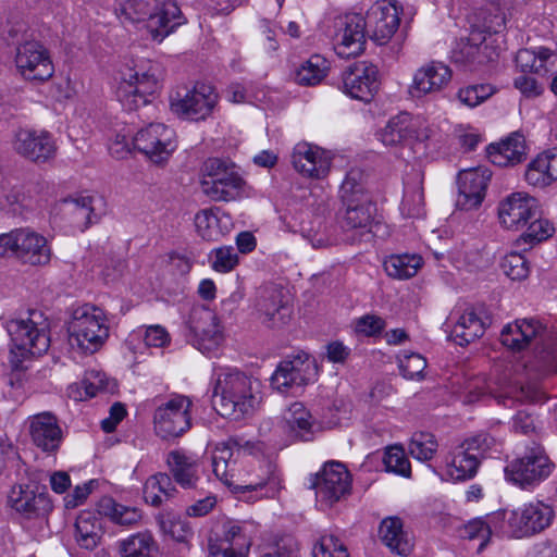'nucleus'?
Returning <instances> with one entry per match:
<instances>
[{
	"mask_svg": "<svg viewBox=\"0 0 557 557\" xmlns=\"http://www.w3.org/2000/svg\"><path fill=\"white\" fill-rule=\"evenodd\" d=\"M317 374L314 359L302 352L281 361L271 376V384L278 392L287 393L292 388L307 385Z\"/></svg>",
	"mask_w": 557,
	"mask_h": 557,
	"instance_id": "nucleus-19",
	"label": "nucleus"
},
{
	"mask_svg": "<svg viewBox=\"0 0 557 557\" xmlns=\"http://www.w3.org/2000/svg\"><path fill=\"white\" fill-rule=\"evenodd\" d=\"M482 141V134L478 129L463 125L455 127V148L459 153L468 154L475 151Z\"/></svg>",
	"mask_w": 557,
	"mask_h": 557,
	"instance_id": "nucleus-53",
	"label": "nucleus"
},
{
	"mask_svg": "<svg viewBox=\"0 0 557 557\" xmlns=\"http://www.w3.org/2000/svg\"><path fill=\"white\" fill-rule=\"evenodd\" d=\"M367 26L370 27V38L377 45L387 44L399 27L398 8L386 0L375 2L368 11Z\"/></svg>",
	"mask_w": 557,
	"mask_h": 557,
	"instance_id": "nucleus-25",
	"label": "nucleus"
},
{
	"mask_svg": "<svg viewBox=\"0 0 557 557\" xmlns=\"http://www.w3.org/2000/svg\"><path fill=\"white\" fill-rule=\"evenodd\" d=\"M212 399L221 416L238 420L259 406L261 383L238 370H224L216 375Z\"/></svg>",
	"mask_w": 557,
	"mask_h": 557,
	"instance_id": "nucleus-1",
	"label": "nucleus"
},
{
	"mask_svg": "<svg viewBox=\"0 0 557 557\" xmlns=\"http://www.w3.org/2000/svg\"><path fill=\"white\" fill-rule=\"evenodd\" d=\"M298 549L297 541L287 535L281 537L270 552L262 554L260 557H296Z\"/></svg>",
	"mask_w": 557,
	"mask_h": 557,
	"instance_id": "nucleus-64",
	"label": "nucleus"
},
{
	"mask_svg": "<svg viewBox=\"0 0 557 557\" xmlns=\"http://www.w3.org/2000/svg\"><path fill=\"white\" fill-rule=\"evenodd\" d=\"M13 149L24 158L44 163L54 157L57 147L52 136L46 131L20 128L15 132Z\"/></svg>",
	"mask_w": 557,
	"mask_h": 557,
	"instance_id": "nucleus-23",
	"label": "nucleus"
},
{
	"mask_svg": "<svg viewBox=\"0 0 557 557\" xmlns=\"http://www.w3.org/2000/svg\"><path fill=\"white\" fill-rule=\"evenodd\" d=\"M342 203L341 223L344 230H364L371 225L375 208L370 199H359Z\"/></svg>",
	"mask_w": 557,
	"mask_h": 557,
	"instance_id": "nucleus-37",
	"label": "nucleus"
},
{
	"mask_svg": "<svg viewBox=\"0 0 557 557\" xmlns=\"http://www.w3.org/2000/svg\"><path fill=\"white\" fill-rule=\"evenodd\" d=\"M539 202L527 193H512L498 205V219L507 230L518 231L536 219Z\"/></svg>",
	"mask_w": 557,
	"mask_h": 557,
	"instance_id": "nucleus-22",
	"label": "nucleus"
},
{
	"mask_svg": "<svg viewBox=\"0 0 557 557\" xmlns=\"http://www.w3.org/2000/svg\"><path fill=\"white\" fill-rule=\"evenodd\" d=\"M400 209L401 213L407 218H420L424 214V195L420 174L414 175L412 183L405 184V194Z\"/></svg>",
	"mask_w": 557,
	"mask_h": 557,
	"instance_id": "nucleus-46",
	"label": "nucleus"
},
{
	"mask_svg": "<svg viewBox=\"0 0 557 557\" xmlns=\"http://www.w3.org/2000/svg\"><path fill=\"white\" fill-rule=\"evenodd\" d=\"M399 369L404 377L409 380L422 379L423 371L426 368V360L423 356L416 352L404 351L398 357Z\"/></svg>",
	"mask_w": 557,
	"mask_h": 557,
	"instance_id": "nucleus-59",
	"label": "nucleus"
},
{
	"mask_svg": "<svg viewBox=\"0 0 557 557\" xmlns=\"http://www.w3.org/2000/svg\"><path fill=\"white\" fill-rule=\"evenodd\" d=\"M231 441L227 443H220L215 446L212 454V470L215 476L228 486L234 493H245L249 491H262L267 497H273L280 490V479L274 471L269 470V475L265 480L246 485H238L232 481L235 460H233V449Z\"/></svg>",
	"mask_w": 557,
	"mask_h": 557,
	"instance_id": "nucleus-11",
	"label": "nucleus"
},
{
	"mask_svg": "<svg viewBox=\"0 0 557 557\" xmlns=\"http://www.w3.org/2000/svg\"><path fill=\"white\" fill-rule=\"evenodd\" d=\"M187 342L202 354L214 352L223 342L216 314L207 307L191 309L186 322Z\"/></svg>",
	"mask_w": 557,
	"mask_h": 557,
	"instance_id": "nucleus-14",
	"label": "nucleus"
},
{
	"mask_svg": "<svg viewBox=\"0 0 557 557\" xmlns=\"http://www.w3.org/2000/svg\"><path fill=\"white\" fill-rule=\"evenodd\" d=\"M102 536L100 520L91 512L81 513L75 522V539L77 544L85 549L92 550L97 547Z\"/></svg>",
	"mask_w": 557,
	"mask_h": 557,
	"instance_id": "nucleus-41",
	"label": "nucleus"
},
{
	"mask_svg": "<svg viewBox=\"0 0 557 557\" xmlns=\"http://www.w3.org/2000/svg\"><path fill=\"white\" fill-rule=\"evenodd\" d=\"M382 542L398 555L407 556L412 549V541L404 531L403 521L398 517L384 519L380 525Z\"/></svg>",
	"mask_w": 557,
	"mask_h": 557,
	"instance_id": "nucleus-36",
	"label": "nucleus"
},
{
	"mask_svg": "<svg viewBox=\"0 0 557 557\" xmlns=\"http://www.w3.org/2000/svg\"><path fill=\"white\" fill-rule=\"evenodd\" d=\"M251 546L250 539L238 524L227 522L221 539L209 540V552L212 557H247Z\"/></svg>",
	"mask_w": 557,
	"mask_h": 557,
	"instance_id": "nucleus-31",
	"label": "nucleus"
},
{
	"mask_svg": "<svg viewBox=\"0 0 557 557\" xmlns=\"http://www.w3.org/2000/svg\"><path fill=\"white\" fill-rule=\"evenodd\" d=\"M383 463L388 472H393L405 478H409L411 475L410 462L407 459L404 449L399 446H391L385 450Z\"/></svg>",
	"mask_w": 557,
	"mask_h": 557,
	"instance_id": "nucleus-52",
	"label": "nucleus"
},
{
	"mask_svg": "<svg viewBox=\"0 0 557 557\" xmlns=\"http://www.w3.org/2000/svg\"><path fill=\"white\" fill-rule=\"evenodd\" d=\"M162 70L158 63L148 62L128 70L123 74L116 95L120 102L128 110H135L149 102L148 97L154 95L160 88Z\"/></svg>",
	"mask_w": 557,
	"mask_h": 557,
	"instance_id": "nucleus-7",
	"label": "nucleus"
},
{
	"mask_svg": "<svg viewBox=\"0 0 557 557\" xmlns=\"http://www.w3.org/2000/svg\"><path fill=\"white\" fill-rule=\"evenodd\" d=\"M67 333L72 348L94 354L109 337L107 318L100 308L86 304L74 310Z\"/></svg>",
	"mask_w": 557,
	"mask_h": 557,
	"instance_id": "nucleus-5",
	"label": "nucleus"
},
{
	"mask_svg": "<svg viewBox=\"0 0 557 557\" xmlns=\"http://www.w3.org/2000/svg\"><path fill=\"white\" fill-rule=\"evenodd\" d=\"M209 260L213 270L227 273L238 264V255L234 247L223 246L213 249L209 255Z\"/></svg>",
	"mask_w": 557,
	"mask_h": 557,
	"instance_id": "nucleus-57",
	"label": "nucleus"
},
{
	"mask_svg": "<svg viewBox=\"0 0 557 557\" xmlns=\"http://www.w3.org/2000/svg\"><path fill=\"white\" fill-rule=\"evenodd\" d=\"M101 512L121 525H133L141 519V513L136 507H127L115 503L112 498H106L101 503Z\"/></svg>",
	"mask_w": 557,
	"mask_h": 557,
	"instance_id": "nucleus-47",
	"label": "nucleus"
},
{
	"mask_svg": "<svg viewBox=\"0 0 557 557\" xmlns=\"http://www.w3.org/2000/svg\"><path fill=\"white\" fill-rule=\"evenodd\" d=\"M82 384L88 397H95L101 392H110L112 389L111 383L104 373L94 370L87 372Z\"/></svg>",
	"mask_w": 557,
	"mask_h": 557,
	"instance_id": "nucleus-62",
	"label": "nucleus"
},
{
	"mask_svg": "<svg viewBox=\"0 0 557 557\" xmlns=\"http://www.w3.org/2000/svg\"><path fill=\"white\" fill-rule=\"evenodd\" d=\"M170 476L181 487L196 488L200 481L199 463L190 455L182 450H171L166 457Z\"/></svg>",
	"mask_w": 557,
	"mask_h": 557,
	"instance_id": "nucleus-34",
	"label": "nucleus"
},
{
	"mask_svg": "<svg viewBox=\"0 0 557 557\" xmlns=\"http://www.w3.org/2000/svg\"><path fill=\"white\" fill-rule=\"evenodd\" d=\"M383 265L388 276L407 280L417 274L422 265V258L418 255H395L385 259Z\"/></svg>",
	"mask_w": 557,
	"mask_h": 557,
	"instance_id": "nucleus-45",
	"label": "nucleus"
},
{
	"mask_svg": "<svg viewBox=\"0 0 557 557\" xmlns=\"http://www.w3.org/2000/svg\"><path fill=\"white\" fill-rule=\"evenodd\" d=\"M121 12L132 23H143L151 38L161 42L183 18L181 9L173 1L120 0Z\"/></svg>",
	"mask_w": 557,
	"mask_h": 557,
	"instance_id": "nucleus-3",
	"label": "nucleus"
},
{
	"mask_svg": "<svg viewBox=\"0 0 557 557\" xmlns=\"http://www.w3.org/2000/svg\"><path fill=\"white\" fill-rule=\"evenodd\" d=\"M497 57V51L485 39L480 41L478 35L471 33V38L460 39L455 63H461L467 70L474 72L481 66L495 62Z\"/></svg>",
	"mask_w": 557,
	"mask_h": 557,
	"instance_id": "nucleus-33",
	"label": "nucleus"
},
{
	"mask_svg": "<svg viewBox=\"0 0 557 557\" xmlns=\"http://www.w3.org/2000/svg\"><path fill=\"white\" fill-rule=\"evenodd\" d=\"M4 329L12 342L10 362L14 369L29 355H41L49 348L47 323L39 311L32 310L26 317L7 320Z\"/></svg>",
	"mask_w": 557,
	"mask_h": 557,
	"instance_id": "nucleus-4",
	"label": "nucleus"
},
{
	"mask_svg": "<svg viewBox=\"0 0 557 557\" xmlns=\"http://www.w3.org/2000/svg\"><path fill=\"white\" fill-rule=\"evenodd\" d=\"M220 222L212 209L200 210L195 215L196 231L206 240H216L223 234L219 228Z\"/></svg>",
	"mask_w": 557,
	"mask_h": 557,
	"instance_id": "nucleus-51",
	"label": "nucleus"
},
{
	"mask_svg": "<svg viewBox=\"0 0 557 557\" xmlns=\"http://www.w3.org/2000/svg\"><path fill=\"white\" fill-rule=\"evenodd\" d=\"M177 494L170 474L164 472L149 476L144 486L145 500L153 507H159L163 500H168Z\"/></svg>",
	"mask_w": 557,
	"mask_h": 557,
	"instance_id": "nucleus-39",
	"label": "nucleus"
},
{
	"mask_svg": "<svg viewBox=\"0 0 557 557\" xmlns=\"http://www.w3.org/2000/svg\"><path fill=\"white\" fill-rule=\"evenodd\" d=\"M29 433L34 445L45 453H55L62 442V430L50 412L35 414L30 419Z\"/></svg>",
	"mask_w": 557,
	"mask_h": 557,
	"instance_id": "nucleus-32",
	"label": "nucleus"
},
{
	"mask_svg": "<svg viewBox=\"0 0 557 557\" xmlns=\"http://www.w3.org/2000/svg\"><path fill=\"white\" fill-rule=\"evenodd\" d=\"M290 432L299 440L308 442L313 440L314 423L311 414L301 403H294L285 417Z\"/></svg>",
	"mask_w": 557,
	"mask_h": 557,
	"instance_id": "nucleus-42",
	"label": "nucleus"
},
{
	"mask_svg": "<svg viewBox=\"0 0 557 557\" xmlns=\"http://www.w3.org/2000/svg\"><path fill=\"white\" fill-rule=\"evenodd\" d=\"M292 300L288 288L277 283H267L257 289L255 308L268 327H282L292 318Z\"/></svg>",
	"mask_w": 557,
	"mask_h": 557,
	"instance_id": "nucleus-9",
	"label": "nucleus"
},
{
	"mask_svg": "<svg viewBox=\"0 0 557 557\" xmlns=\"http://www.w3.org/2000/svg\"><path fill=\"white\" fill-rule=\"evenodd\" d=\"M335 50L342 58L357 57L366 48V18L358 13L338 15L333 20Z\"/></svg>",
	"mask_w": 557,
	"mask_h": 557,
	"instance_id": "nucleus-18",
	"label": "nucleus"
},
{
	"mask_svg": "<svg viewBox=\"0 0 557 557\" xmlns=\"http://www.w3.org/2000/svg\"><path fill=\"white\" fill-rule=\"evenodd\" d=\"M377 77L376 65L367 61L355 62L342 73L343 91L356 100L369 103L379 90Z\"/></svg>",
	"mask_w": 557,
	"mask_h": 557,
	"instance_id": "nucleus-20",
	"label": "nucleus"
},
{
	"mask_svg": "<svg viewBox=\"0 0 557 557\" xmlns=\"http://www.w3.org/2000/svg\"><path fill=\"white\" fill-rule=\"evenodd\" d=\"M485 327V322L478 317L474 309L467 308L455 322V344L468 345L481 337Z\"/></svg>",
	"mask_w": 557,
	"mask_h": 557,
	"instance_id": "nucleus-40",
	"label": "nucleus"
},
{
	"mask_svg": "<svg viewBox=\"0 0 557 557\" xmlns=\"http://www.w3.org/2000/svg\"><path fill=\"white\" fill-rule=\"evenodd\" d=\"M160 527L164 533H168L178 542H184L187 534L190 533V528L184 521L170 515L161 517Z\"/></svg>",
	"mask_w": 557,
	"mask_h": 557,
	"instance_id": "nucleus-63",
	"label": "nucleus"
},
{
	"mask_svg": "<svg viewBox=\"0 0 557 557\" xmlns=\"http://www.w3.org/2000/svg\"><path fill=\"white\" fill-rule=\"evenodd\" d=\"M450 77L449 66L433 61L417 70L409 86V94L413 98H421L428 94L438 92L448 84Z\"/></svg>",
	"mask_w": 557,
	"mask_h": 557,
	"instance_id": "nucleus-30",
	"label": "nucleus"
},
{
	"mask_svg": "<svg viewBox=\"0 0 557 557\" xmlns=\"http://www.w3.org/2000/svg\"><path fill=\"white\" fill-rule=\"evenodd\" d=\"M491 180V172L485 168L461 170L457 176L458 194L455 208L460 211H472L480 208Z\"/></svg>",
	"mask_w": 557,
	"mask_h": 557,
	"instance_id": "nucleus-21",
	"label": "nucleus"
},
{
	"mask_svg": "<svg viewBox=\"0 0 557 557\" xmlns=\"http://www.w3.org/2000/svg\"><path fill=\"white\" fill-rule=\"evenodd\" d=\"M491 163L499 168H509L522 163L528 156L524 136L519 132L509 134L506 138L492 143L485 148Z\"/></svg>",
	"mask_w": 557,
	"mask_h": 557,
	"instance_id": "nucleus-29",
	"label": "nucleus"
},
{
	"mask_svg": "<svg viewBox=\"0 0 557 557\" xmlns=\"http://www.w3.org/2000/svg\"><path fill=\"white\" fill-rule=\"evenodd\" d=\"M494 92L495 88L490 84L469 85L459 89L458 99L462 104L474 108L492 97Z\"/></svg>",
	"mask_w": 557,
	"mask_h": 557,
	"instance_id": "nucleus-56",
	"label": "nucleus"
},
{
	"mask_svg": "<svg viewBox=\"0 0 557 557\" xmlns=\"http://www.w3.org/2000/svg\"><path fill=\"white\" fill-rule=\"evenodd\" d=\"M471 33L478 35V40L484 41V34H496L505 25V16L498 7L480 9L468 17Z\"/></svg>",
	"mask_w": 557,
	"mask_h": 557,
	"instance_id": "nucleus-38",
	"label": "nucleus"
},
{
	"mask_svg": "<svg viewBox=\"0 0 557 557\" xmlns=\"http://www.w3.org/2000/svg\"><path fill=\"white\" fill-rule=\"evenodd\" d=\"M437 443L430 433H414L409 443V454L418 460H430L436 451Z\"/></svg>",
	"mask_w": 557,
	"mask_h": 557,
	"instance_id": "nucleus-54",
	"label": "nucleus"
},
{
	"mask_svg": "<svg viewBox=\"0 0 557 557\" xmlns=\"http://www.w3.org/2000/svg\"><path fill=\"white\" fill-rule=\"evenodd\" d=\"M377 136L385 146L407 147L428 140L431 129L422 116L400 112L388 120Z\"/></svg>",
	"mask_w": 557,
	"mask_h": 557,
	"instance_id": "nucleus-12",
	"label": "nucleus"
},
{
	"mask_svg": "<svg viewBox=\"0 0 557 557\" xmlns=\"http://www.w3.org/2000/svg\"><path fill=\"white\" fill-rule=\"evenodd\" d=\"M132 145L152 163L163 165L176 149L175 133L162 123H151L139 129Z\"/></svg>",
	"mask_w": 557,
	"mask_h": 557,
	"instance_id": "nucleus-15",
	"label": "nucleus"
},
{
	"mask_svg": "<svg viewBox=\"0 0 557 557\" xmlns=\"http://www.w3.org/2000/svg\"><path fill=\"white\" fill-rule=\"evenodd\" d=\"M297 172L311 178L324 177L331 166V158L321 148L307 143L297 144L290 156Z\"/></svg>",
	"mask_w": 557,
	"mask_h": 557,
	"instance_id": "nucleus-28",
	"label": "nucleus"
},
{
	"mask_svg": "<svg viewBox=\"0 0 557 557\" xmlns=\"http://www.w3.org/2000/svg\"><path fill=\"white\" fill-rule=\"evenodd\" d=\"M503 272L513 281H521L529 275V262L525 257L518 252L506 255L500 263Z\"/></svg>",
	"mask_w": 557,
	"mask_h": 557,
	"instance_id": "nucleus-58",
	"label": "nucleus"
},
{
	"mask_svg": "<svg viewBox=\"0 0 557 557\" xmlns=\"http://www.w3.org/2000/svg\"><path fill=\"white\" fill-rule=\"evenodd\" d=\"M330 70V62L321 54H312L295 73L299 85L314 86L323 81Z\"/></svg>",
	"mask_w": 557,
	"mask_h": 557,
	"instance_id": "nucleus-43",
	"label": "nucleus"
},
{
	"mask_svg": "<svg viewBox=\"0 0 557 557\" xmlns=\"http://www.w3.org/2000/svg\"><path fill=\"white\" fill-rule=\"evenodd\" d=\"M1 207L12 214L17 215L22 214L25 210L32 209L33 199L22 189L13 188L4 196V201L1 202Z\"/></svg>",
	"mask_w": 557,
	"mask_h": 557,
	"instance_id": "nucleus-61",
	"label": "nucleus"
},
{
	"mask_svg": "<svg viewBox=\"0 0 557 557\" xmlns=\"http://www.w3.org/2000/svg\"><path fill=\"white\" fill-rule=\"evenodd\" d=\"M8 503L26 519L44 518L53 507L47 493H36L27 485L13 486L9 493Z\"/></svg>",
	"mask_w": 557,
	"mask_h": 557,
	"instance_id": "nucleus-27",
	"label": "nucleus"
},
{
	"mask_svg": "<svg viewBox=\"0 0 557 557\" xmlns=\"http://www.w3.org/2000/svg\"><path fill=\"white\" fill-rule=\"evenodd\" d=\"M362 178L363 173L360 169H351L347 172L339 188V198L342 202L370 199L366 191Z\"/></svg>",
	"mask_w": 557,
	"mask_h": 557,
	"instance_id": "nucleus-48",
	"label": "nucleus"
},
{
	"mask_svg": "<svg viewBox=\"0 0 557 557\" xmlns=\"http://www.w3.org/2000/svg\"><path fill=\"white\" fill-rule=\"evenodd\" d=\"M154 549V541L149 533H137L121 544L123 557H150Z\"/></svg>",
	"mask_w": 557,
	"mask_h": 557,
	"instance_id": "nucleus-49",
	"label": "nucleus"
},
{
	"mask_svg": "<svg viewBox=\"0 0 557 557\" xmlns=\"http://www.w3.org/2000/svg\"><path fill=\"white\" fill-rule=\"evenodd\" d=\"M216 102L218 95L214 88L207 84H197L193 89H178L170 98L172 112L190 121L207 119Z\"/></svg>",
	"mask_w": 557,
	"mask_h": 557,
	"instance_id": "nucleus-13",
	"label": "nucleus"
},
{
	"mask_svg": "<svg viewBox=\"0 0 557 557\" xmlns=\"http://www.w3.org/2000/svg\"><path fill=\"white\" fill-rule=\"evenodd\" d=\"M313 557H348L347 548L333 535H324L313 547Z\"/></svg>",
	"mask_w": 557,
	"mask_h": 557,
	"instance_id": "nucleus-60",
	"label": "nucleus"
},
{
	"mask_svg": "<svg viewBox=\"0 0 557 557\" xmlns=\"http://www.w3.org/2000/svg\"><path fill=\"white\" fill-rule=\"evenodd\" d=\"M202 172L201 188L211 200L232 201L242 195L245 181L233 162L220 158H209L203 163Z\"/></svg>",
	"mask_w": 557,
	"mask_h": 557,
	"instance_id": "nucleus-6",
	"label": "nucleus"
},
{
	"mask_svg": "<svg viewBox=\"0 0 557 557\" xmlns=\"http://www.w3.org/2000/svg\"><path fill=\"white\" fill-rule=\"evenodd\" d=\"M469 448L462 449L455 454V482L467 481L475 476L480 460L476 455L468 451Z\"/></svg>",
	"mask_w": 557,
	"mask_h": 557,
	"instance_id": "nucleus-55",
	"label": "nucleus"
},
{
	"mask_svg": "<svg viewBox=\"0 0 557 557\" xmlns=\"http://www.w3.org/2000/svg\"><path fill=\"white\" fill-rule=\"evenodd\" d=\"M193 401L184 395H174L160 404L153 413V429L162 440L183 436L191 428Z\"/></svg>",
	"mask_w": 557,
	"mask_h": 557,
	"instance_id": "nucleus-10",
	"label": "nucleus"
},
{
	"mask_svg": "<svg viewBox=\"0 0 557 557\" xmlns=\"http://www.w3.org/2000/svg\"><path fill=\"white\" fill-rule=\"evenodd\" d=\"M525 226V232L521 234L518 240L531 246L546 240L554 233L553 224L547 219H543L540 211L536 219H530Z\"/></svg>",
	"mask_w": 557,
	"mask_h": 557,
	"instance_id": "nucleus-50",
	"label": "nucleus"
},
{
	"mask_svg": "<svg viewBox=\"0 0 557 557\" xmlns=\"http://www.w3.org/2000/svg\"><path fill=\"white\" fill-rule=\"evenodd\" d=\"M554 465L541 446L528 449L524 456L505 468L506 479L523 488L534 486L548 478Z\"/></svg>",
	"mask_w": 557,
	"mask_h": 557,
	"instance_id": "nucleus-16",
	"label": "nucleus"
},
{
	"mask_svg": "<svg viewBox=\"0 0 557 557\" xmlns=\"http://www.w3.org/2000/svg\"><path fill=\"white\" fill-rule=\"evenodd\" d=\"M554 517L555 511L549 505L536 500L524 505L520 511H512L509 524L516 527L512 533L520 537L545 530L550 525Z\"/></svg>",
	"mask_w": 557,
	"mask_h": 557,
	"instance_id": "nucleus-24",
	"label": "nucleus"
},
{
	"mask_svg": "<svg viewBox=\"0 0 557 557\" xmlns=\"http://www.w3.org/2000/svg\"><path fill=\"white\" fill-rule=\"evenodd\" d=\"M311 487L315 502L322 509L332 508L351 494L352 478L346 466L339 461H327L313 475Z\"/></svg>",
	"mask_w": 557,
	"mask_h": 557,
	"instance_id": "nucleus-8",
	"label": "nucleus"
},
{
	"mask_svg": "<svg viewBox=\"0 0 557 557\" xmlns=\"http://www.w3.org/2000/svg\"><path fill=\"white\" fill-rule=\"evenodd\" d=\"M499 339L512 351L532 348L539 362L550 371H557V333L540 320L517 319L504 326Z\"/></svg>",
	"mask_w": 557,
	"mask_h": 557,
	"instance_id": "nucleus-2",
	"label": "nucleus"
},
{
	"mask_svg": "<svg viewBox=\"0 0 557 557\" xmlns=\"http://www.w3.org/2000/svg\"><path fill=\"white\" fill-rule=\"evenodd\" d=\"M525 181L535 187L548 186L557 180V148L549 149L532 160L525 170Z\"/></svg>",
	"mask_w": 557,
	"mask_h": 557,
	"instance_id": "nucleus-35",
	"label": "nucleus"
},
{
	"mask_svg": "<svg viewBox=\"0 0 557 557\" xmlns=\"http://www.w3.org/2000/svg\"><path fill=\"white\" fill-rule=\"evenodd\" d=\"M16 71L26 81L45 82L52 77L54 65L49 50L37 40H24L14 55Z\"/></svg>",
	"mask_w": 557,
	"mask_h": 557,
	"instance_id": "nucleus-17",
	"label": "nucleus"
},
{
	"mask_svg": "<svg viewBox=\"0 0 557 557\" xmlns=\"http://www.w3.org/2000/svg\"><path fill=\"white\" fill-rule=\"evenodd\" d=\"M15 259L27 265L42 267L50 262L51 249L47 238L29 227L17 228Z\"/></svg>",
	"mask_w": 557,
	"mask_h": 557,
	"instance_id": "nucleus-26",
	"label": "nucleus"
},
{
	"mask_svg": "<svg viewBox=\"0 0 557 557\" xmlns=\"http://www.w3.org/2000/svg\"><path fill=\"white\" fill-rule=\"evenodd\" d=\"M505 512H496L492 515L488 519V522L483 521L482 519H473L462 527L458 528V536L463 540H480V544L476 548L478 553H481L487 545L490 537L492 535V525L494 521L504 518Z\"/></svg>",
	"mask_w": 557,
	"mask_h": 557,
	"instance_id": "nucleus-44",
	"label": "nucleus"
}]
</instances>
